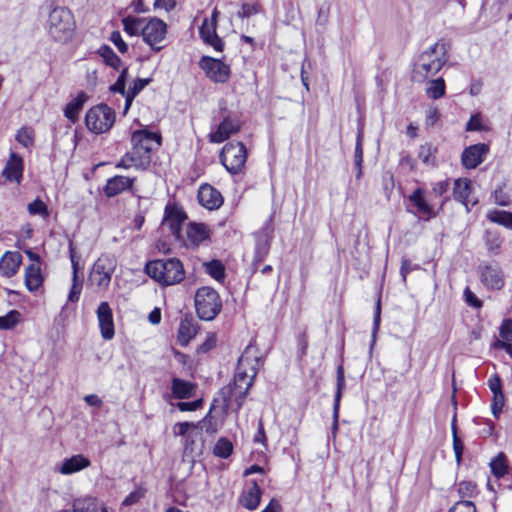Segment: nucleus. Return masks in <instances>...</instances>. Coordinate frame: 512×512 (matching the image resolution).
<instances>
[{
  "label": "nucleus",
  "instance_id": "1",
  "mask_svg": "<svg viewBox=\"0 0 512 512\" xmlns=\"http://www.w3.org/2000/svg\"><path fill=\"white\" fill-rule=\"evenodd\" d=\"M252 348L247 347L238 360L237 370L234 377V384L229 387L230 395L225 397L226 405L232 397H235L237 409H240L248 394L249 389L253 385L254 378L257 374L258 359L252 357Z\"/></svg>",
  "mask_w": 512,
  "mask_h": 512
},
{
  "label": "nucleus",
  "instance_id": "61",
  "mask_svg": "<svg viewBox=\"0 0 512 512\" xmlns=\"http://www.w3.org/2000/svg\"><path fill=\"white\" fill-rule=\"evenodd\" d=\"M177 0H155L154 7L169 12L175 8Z\"/></svg>",
  "mask_w": 512,
  "mask_h": 512
},
{
  "label": "nucleus",
  "instance_id": "10",
  "mask_svg": "<svg viewBox=\"0 0 512 512\" xmlns=\"http://www.w3.org/2000/svg\"><path fill=\"white\" fill-rule=\"evenodd\" d=\"M220 161L231 174H237L244 167L247 158V150L241 142L227 143L221 153Z\"/></svg>",
  "mask_w": 512,
  "mask_h": 512
},
{
  "label": "nucleus",
  "instance_id": "40",
  "mask_svg": "<svg viewBox=\"0 0 512 512\" xmlns=\"http://www.w3.org/2000/svg\"><path fill=\"white\" fill-rule=\"evenodd\" d=\"M446 91L445 81L442 77L427 82L426 94L431 99H439L444 96Z\"/></svg>",
  "mask_w": 512,
  "mask_h": 512
},
{
  "label": "nucleus",
  "instance_id": "64",
  "mask_svg": "<svg viewBox=\"0 0 512 512\" xmlns=\"http://www.w3.org/2000/svg\"><path fill=\"white\" fill-rule=\"evenodd\" d=\"M466 302L473 307H481V301L476 297V295L470 291L468 288L465 290Z\"/></svg>",
  "mask_w": 512,
  "mask_h": 512
},
{
  "label": "nucleus",
  "instance_id": "5",
  "mask_svg": "<svg viewBox=\"0 0 512 512\" xmlns=\"http://www.w3.org/2000/svg\"><path fill=\"white\" fill-rule=\"evenodd\" d=\"M449 182L447 180L439 181L432 187L430 196L433 199H427L422 190L418 188V220L428 221L435 215L448 199Z\"/></svg>",
  "mask_w": 512,
  "mask_h": 512
},
{
  "label": "nucleus",
  "instance_id": "24",
  "mask_svg": "<svg viewBox=\"0 0 512 512\" xmlns=\"http://www.w3.org/2000/svg\"><path fill=\"white\" fill-rule=\"evenodd\" d=\"M132 144L151 154L155 147L160 145V136L145 130L134 131L131 137Z\"/></svg>",
  "mask_w": 512,
  "mask_h": 512
},
{
  "label": "nucleus",
  "instance_id": "9",
  "mask_svg": "<svg viewBox=\"0 0 512 512\" xmlns=\"http://www.w3.org/2000/svg\"><path fill=\"white\" fill-rule=\"evenodd\" d=\"M169 229L172 236L186 248L198 246L210 236L207 226H169Z\"/></svg>",
  "mask_w": 512,
  "mask_h": 512
},
{
  "label": "nucleus",
  "instance_id": "44",
  "mask_svg": "<svg viewBox=\"0 0 512 512\" xmlns=\"http://www.w3.org/2000/svg\"><path fill=\"white\" fill-rule=\"evenodd\" d=\"M488 219L495 224H512V213L504 210H492L488 213Z\"/></svg>",
  "mask_w": 512,
  "mask_h": 512
},
{
  "label": "nucleus",
  "instance_id": "19",
  "mask_svg": "<svg viewBox=\"0 0 512 512\" xmlns=\"http://www.w3.org/2000/svg\"><path fill=\"white\" fill-rule=\"evenodd\" d=\"M488 151L489 148L484 143L474 144L465 148L461 155L462 165L467 169H475L484 161Z\"/></svg>",
  "mask_w": 512,
  "mask_h": 512
},
{
  "label": "nucleus",
  "instance_id": "48",
  "mask_svg": "<svg viewBox=\"0 0 512 512\" xmlns=\"http://www.w3.org/2000/svg\"><path fill=\"white\" fill-rule=\"evenodd\" d=\"M457 490L461 498H472L477 494V485L471 481H462L458 484Z\"/></svg>",
  "mask_w": 512,
  "mask_h": 512
},
{
  "label": "nucleus",
  "instance_id": "21",
  "mask_svg": "<svg viewBox=\"0 0 512 512\" xmlns=\"http://www.w3.org/2000/svg\"><path fill=\"white\" fill-rule=\"evenodd\" d=\"M24 171V161L23 158L15 153L11 152L10 156L5 164V167L2 171V176L10 181L20 184Z\"/></svg>",
  "mask_w": 512,
  "mask_h": 512
},
{
  "label": "nucleus",
  "instance_id": "29",
  "mask_svg": "<svg viewBox=\"0 0 512 512\" xmlns=\"http://www.w3.org/2000/svg\"><path fill=\"white\" fill-rule=\"evenodd\" d=\"M272 229L265 227L256 234L255 260L261 262L269 252Z\"/></svg>",
  "mask_w": 512,
  "mask_h": 512
},
{
  "label": "nucleus",
  "instance_id": "8",
  "mask_svg": "<svg viewBox=\"0 0 512 512\" xmlns=\"http://www.w3.org/2000/svg\"><path fill=\"white\" fill-rule=\"evenodd\" d=\"M115 112L106 104H99L90 108L85 116L87 129L94 134L108 132L115 122Z\"/></svg>",
  "mask_w": 512,
  "mask_h": 512
},
{
  "label": "nucleus",
  "instance_id": "41",
  "mask_svg": "<svg viewBox=\"0 0 512 512\" xmlns=\"http://www.w3.org/2000/svg\"><path fill=\"white\" fill-rule=\"evenodd\" d=\"M98 54L101 56L106 65L119 69L121 66V59L115 54L111 47L103 45L99 48Z\"/></svg>",
  "mask_w": 512,
  "mask_h": 512
},
{
  "label": "nucleus",
  "instance_id": "6",
  "mask_svg": "<svg viewBox=\"0 0 512 512\" xmlns=\"http://www.w3.org/2000/svg\"><path fill=\"white\" fill-rule=\"evenodd\" d=\"M448 46L445 42H437L432 45L428 50L422 52L418 56V74L425 77L435 75L448 61Z\"/></svg>",
  "mask_w": 512,
  "mask_h": 512
},
{
  "label": "nucleus",
  "instance_id": "16",
  "mask_svg": "<svg viewBox=\"0 0 512 512\" xmlns=\"http://www.w3.org/2000/svg\"><path fill=\"white\" fill-rule=\"evenodd\" d=\"M151 162V154L133 145L130 152L126 153L116 164L117 168H135L137 170L146 169Z\"/></svg>",
  "mask_w": 512,
  "mask_h": 512
},
{
  "label": "nucleus",
  "instance_id": "54",
  "mask_svg": "<svg viewBox=\"0 0 512 512\" xmlns=\"http://www.w3.org/2000/svg\"><path fill=\"white\" fill-rule=\"evenodd\" d=\"M145 491L142 488H137L132 491L122 502L124 506H131L136 504L143 496Z\"/></svg>",
  "mask_w": 512,
  "mask_h": 512
},
{
  "label": "nucleus",
  "instance_id": "15",
  "mask_svg": "<svg viewBox=\"0 0 512 512\" xmlns=\"http://www.w3.org/2000/svg\"><path fill=\"white\" fill-rule=\"evenodd\" d=\"M481 283L489 290H501L505 285L502 269L497 263H482L478 267Z\"/></svg>",
  "mask_w": 512,
  "mask_h": 512
},
{
  "label": "nucleus",
  "instance_id": "49",
  "mask_svg": "<svg viewBox=\"0 0 512 512\" xmlns=\"http://www.w3.org/2000/svg\"><path fill=\"white\" fill-rule=\"evenodd\" d=\"M455 421H456V419L454 418L453 422H452L453 450H454V453H455L456 461L459 464L461 462V459H462L464 445H463L462 440L460 439V437L457 434V428H456V425H455Z\"/></svg>",
  "mask_w": 512,
  "mask_h": 512
},
{
  "label": "nucleus",
  "instance_id": "60",
  "mask_svg": "<svg viewBox=\"0 0 512 512\" xmlns=\"http://www.w3.org/2000/svg\"><path fill=\"white\" fill-rule=\"evenodd\" d=\"M190 428H197L196 424L190 422H179L175 424L173 431L175 435H185Z\"/></svg>",
  "mask_w": 512,
  "mask_h": 512
},
{
  "label": "nucleus",
  "instance_id": "30",
  "mask_svg": "<svg viewBox=\"0 0 512 512\" xmlns=\"http://www.w3.org/2000/svg\"><path fill=\"white\" fill-rule=\"evenodd\" d=\"M261 494L260 487L256 482H253V485L242 493L240 503L248 510H255L259 506Z\"/></svg>",
  "mask_w": 512,
  "mask_h": 512
},
{
  "label": "nucleus",
  "instance_id": "63",
  "mask_svg": "<svg viewBox=\"0 0 512 512\" xmlns=\"http://www.w3.org/2000/svg\"><path fill=\"white\" fill-rule=\"evenodd\" d=\"M253 441L255 443H260L262 445H265V443H266V435H265V430H264V425H263L262 419H260L258 422V430H257L256 434L254 435Z\"/></svg>",
  "mask_w": 512,
  "mask_h": 512
},
{
  "label": "nucleus",
  "instance_id": "32",
  "mask_svg": "<svg viewBox=\"0 0 512 512\" xmlns=\"http://www.w3.org/2000/svg\"><path fill=\"white\" fill-rule=\"evenodd\" d=\"M203 269L206 274L218 283H224L226 278V268L222 261L213 259L203 263Z\"/></svg>",
  "mask_w": 512,
  "mask_h": 512
},
{
  "label": "nucleus",
  "instance_id": "22",
  "mask_svg": "<svg viewBox=\"0 0 512 512\" xmlns=\"http://www.w3.org/2000/svg\"><path fill=\"white\" fill-rule=\"evenodd\" d=\"M240 129V122L238 119L231 116H226L218 125L215 132L210 133L209 138L212 143H222L227 140L232 134L238 132Z\"/></svg>",
  "mask_w": 512,
  "mask_h": 512
},
{
  "label": "nucleus",
  "instance_id": "12",
  "mask_svg": "<svg viewBox=\"0 0 512 512\" xmlns=\"http://www.w3.org/2000/svg\"><path fill=\"white\" fill-rule=\"evenodd\" d=\"M31 263L25 268L24 283L28 291L36 293L43 285L44 276L42 274V263L40 257L32 252L27 251Z\"/></svg>",
  "mask_w": 512,
  "mask_h": 512
},
{
  "label": "nucleus",
  "instance_id": "58",
  "mask_svg": "<svg viewBox=\"0 0 512 512\" xmlns=\"http://www.w3.org/2000/svg\"><path fill=\"white\" fill-rule=\"evenodd\" d=\"M201 405H202L201 399H198V400H195L192 402H178L176 404L177 408L182 412L196 411L197 409H199L201 407Z\"/></svg>",
  "mask_w": 512,
  "mask_h": 512
},
{
  "label": "nucleus",
  "instance_id": "55",
  "mask_svg": "<svg viewBox=\"0 0 512 512\" xmlns=\"http://www.w3.org/2000/svg\"><path fill=\"white\" fill-rule=\"evenodd\" d=\"M259 12L258 4H249L244 3L241 7V11L238 12V17L240 18H248L251 15H255Z\"/></svg>",
  "mask_w": 512,
  "mask_h": 512
},
{
  "label": "nucleus",
  "instance_id": "25",
  "mask_svg": "<svg viewBox=\"0 0 512 512\" xmlns=\"http://www.w3.org/2000/svg\"><path fill=\"white\" fill-rule=\"evenodd\" d=\"M22 256L18 251H7L0 258V273L6 278L13 277L19 270Z\"/></svg>",
  "mask_w": 512,
  "mask_h": 512
},
{
  "label": "nucleus",
  "instance_id": "37",
  "mask_svg": "<svg viewBox=\"0 0 512 512\" xmlns=\"http://www.w3.org/2000/svg\"><path fill=\"white\" fill-rule=\"evenodd\" d=\"M145 18L127 16L122 19L123 29L130 36L142 35Z\"/></svg>",
  "mask_w": 512,
  "mask_h": 512
},
{
  "label": "nucleus",
  "instance_id": "20",
  "mask_svg": "<svg viewBox=\"0 0 512 512\" xmlns=\"http://www.w3.org/2000/svg\"><path fill=\"white\" fill-rule=\"evenodd\" d=\"M217 24L214 20L205 18L199 28V34L203 42L211 46L216 52H222L224 49L223 40L217 35Z\"/></svg>",
  "mask_w": 512,
  "mask_h": 512
},
{
  "label": "nucleus",
  "instance_id": "43",
  "mask_svg": "<svg viewBox=\"0 0 512 512\" xmlns=\"http://www.w3.org/2000/svg\"><path fill=\"white\" fill-rule=\"evenodd\" d=\"M21 319V314L17 310H11L6 315L0 316V330L13 329Z\"/></svg>",
  "mask_w": 512,
  "mask_h": 512
},
{
  "label": "nucleus",
  "instance_id": "56",
  "mask_svg": "<svg viewBox=\"0 0 512 512\" xmlns=\"http://www.w3.org/2000/svg\"><path fill=\"white\" fill-rule=\"evenodd\" d=\"M354 158H355V165L358 167V170H359L358 171V176H359L361 174V164L363 161V150H362V145H361V134L360 133L358 134V137H357Z\"/></svg>",
  "mask_w": 512,
  "mask_h": 512
},
{
  "label": "nucleus",
  "instance_id": "50",
  "mask_svg": "<svg viewBox=\"0 0 512 512\" xmlns=\"http://www.w3.org/2000/svg\"><path fill=\"white\" fill-rule=\"evenodd\" d=\"M485 242L489 251L494 252L500 246V238L497 232L487 230L485 234Z\"/></svg>",
  "mask_w": 512,
  "mask_h": 512
},
{
  "label": "nucleus",
  "instance_id": "47",
  "mask_svg": "<svg viewBox=\"0 0 512 512\" xmlns=\"http://www.w3.org/2000/svg\"><path fill=\"white\" fill-rule=\"evenodd\" d=\"M16 140L23 147L28 148L32 146L34 141V134L32 129L26 127L19 129L16 134Z\"/></svg>",
  "mask_w": 512,
  "mask_h": 512
},
{
  "label": "nucleus",
  "instance_id": "38",
  "mask_svg": "<svg viewBox=\"0 0 512 512\" xmlns=\"http://www.w3.org/2000/svg\"><path fill=\"white\" fill-rule=\"evenodd\" d=\"M197 334L196 325L190 320H182L178 330V341L181 345H187Z\"/></svg>",
  "mask_w": 512,
  "mask_h": 512
},
{
  "label": "nucleus",
  "instance_id": "7",
  "mask_svg": "<svg viewBox=\"0 0 512 512\" xmlns=\"http://www.w3.org/2000/svg\"><path fill=\"white\" fill-rule=\"evenodd\" d=\"M195 308L200 319L213 320L222 308L218 292L207 286L199 288L195 294Z\"/></svg>",
  "mask_w": 512,
  "mask_h": 512
},
{
  "label": "nucleus",
  "instance_id": "36",
  "mask_svg": "<svg viewBox=\"0 0 512 512\" xmlns=\"http://www.w3.org/2000/svg\"><path fill=\"white\" fill-rule=\"evenodd\" d=\"M345 387V379L342 367H339L337 370V391L334 399L333 406V431L335 432L338 429V417H339V405L341 399L342 389Z\"/></svg>",
  "mask_w": 512,
  "mask_h": 512
},
{
  "label": "nucleus",
  "instance_id": "46",
  "mask_svg": "<svg viewBox=\"0 0 512 512\" xmlns=\"http://www.w3.org/2000/svg\"><path fill=\"white\" fill-rule=\"evenodd\" d=\"M491 470L496 477H503L507 473V463L504 454H500L498 457L492 460Z\"/></svg>",
  "mask_w": 512,
  "mask_h": 512
},
{
  "label": "nucleus",
  "instance_id": "33",
  "mask_svg": "<svg viewBox=\"0 0 512 512\" xmlns=\"http://www.w3.org/2000/svg\"><path fill=\"white\" fill-rule=\"evenodd\" d=\"M86 95L79 93L73 100H71L64 109L65 117L72 123H75L79 118V112L82 110L86 101Z\"/></svg>",
  "mask_w": 512,
  "mask_h": 512
},
{
  "label": "nucleus",
  "instance_id": "27",
  "mask_svg": "<svg viewBox=\"0 0 512 512\" xmlns=\"http://www.w3.org/2000/svg\"><path fill=\"white\" fill-rule=\"evenodd\" d=\"M134 178L125 176H114L107 180L104 193L107 197H114L131 188Z\"/></svg>",
  "mask_w": 512,
  "mask_h": 512
},
{
  "label": "nucleus",
  "instance_id": "35",
  "mask_svg": "<svg viewBox=\"0 0 512 512\" xmlns=\"http://www.w3.org/2000/svg\"><path fill=\"white\" fill-rule=\"evenodd\" d=\"M471 193V181L468 179H456L454 181L453 195L455 200L467 206L468 198Z\"/></svg>",
  "mask_w": 512,
  "mask_h": 512
},
{
  "label": "nucleus",
  "instance_id": "23",
  "mask_svg": "<svg viewBox=\"0 0 512 512\" xmlns=\"http://www.w3.org/2000/svg\"><path fill=\"white\" fill-rule=\"evenodd\" d=\"M198 201L203 207L214 210L222 205L223 198L217 189L209 184H205L199 188Z\"/></svg>",
  "mask_w": 512,
  "mask_h": 512
},
{
  "label": "nucleus",
  "instance_id": "13",
  "mask_svg": "<svg viewBox=\"0 0 512 512\" xmlns=\"http://www.w3.org/2000/svg\"><path fill=\"white\" fill-rule=\"evenodd\" d=\"M166 33L167 26L163 20L155 17L145 20L142 37L144 42L153 50L159 51L162 49V46H157V44L165 39Z\"/></svg>",
  "mask_w": 512,
  "mask_h": 512
},
{
  "label": "nucleus",
  "instance_id": "53",
  "mask_svg": "<svg viewBox=\"0 0 512 512\" xmlns=\"http://www.w3.org/2000/svg\"><path fill=\"white\" fill-rule=\"evenodd\" d=\"M500 337L503 341L511 342L512 341V320L507 319L504 320L500 326L499 331Z\"/></svg>",
  "mask_w": 512,
  "mask_h": 512
},
{
  "label": "nucleus",
  "instance_id": "57",
  "mask_svg": "<svg viewBox=\"0 0 512 512\" xmlns=\"http://www.w3.org/2000/svg\"><path fill=\"white\" fill-rule=\"evenodd\" d=\"M110 40L117 47L119 52L126 53L128 50V46L125 41L122 39L121 34L117 31L112 32Z\"/></svg>",
  "mask_w": 512,
  "mask_h": 512
},
{
  "label": "nucleus",
  "instance_id": "62",
  "mask_svg": "<svg viewBox=\"0 0 512 512\" xmlns=\"http://www.w3.org/2000/svg\"><path fill=\"white\" fill-rule=\"evenodd\" d=\"M488 386H489V388H490V390L492 391L493 394L502 392L501 379L497 375H493L492 377L489 378Z\"/></svg>",
  "mask_w": 512,
  "mask_h": 512
},
{
  "label": "nucleus",
  "instance_id": "34",
  "mask_svg": "<svg viewBox=\"0 0 512 512\" xmlns=\"http://www.w3.org/2000/svg\"><path fill=\"white\" fill-rule=\"evenodd\" d=\"M171 389L175 398L186 399L194 395L195 386L189 381L174 378Z\"/></svg>",
  "mask_w": 512,
  "mask_h": 512
},
{
  "label": "nucleus",
  "instance_id": "2",
  "mask_svg": "<svg viewBox=\"0 0 512 512\" xmlns=\"http://www.w3.org/2000/svg\"><path fill=\"white\" fill-rule=\"evenodd\" d=\"M252 348L247 347L238 360L237 370L234 377V384L229 387L230 395L225 397L226 405L232 397H235L237 409H240L248 394L249 389L253 385L254 378L257 374L258 359L252 357Z\"/></svg>",
  "mask_w": 512,
  "mask_h": 512
},
{
  "label": "nucleus",
  "instance_id": "14",
  "mask_svg": "<svg viewBox=\"0 0 512 512\" xmlns=\"http://www.w3.org/2000/svg\"><path fill=\"white\" fill-rule=\"evenodd\" d=\"M199 67L215 83H225L230 77V67L220 59L203 56L199 61Z\"/></svg>",
  "mask_w": 512,
  "mask_h": 512
},
{
  "label": "nucleus",
  "instance_id": "42",
  "mask_svg": "<svg viewBox=\"0 0 512 512\" xmlns=\"http://www.w3.org/2000/svg\"><path fill=\"white\" fill-rule=\"evenodd\" d=\"M232 452V442L225 437L218 439L213 447V454L219 458L226 459L232 454Z\"/></svg>",
  "mask_w": 512,
  "mask_h": 512
},
{
  "label": "nucleus",
  "instance_id": "59",
  "mask_svg": "<svg viewBox=\"0 0 512 512\" xmlns=\"http://www.w3.org/2000/svg\"><path fill=\"white\" fill-rule=\"evenodd\" d=\"M440 113L436 107H429L426 112V120L425 123L427 126H434L438 121Z\"/></svg>",
  "mask_w": 512,
  "mask_h": 512
},
{
  "label": "nucleus",
  "instance_id": "39",
  "mask_svg": "<svg viewBox=\"0 0 512 512\" xmlns=\"http://www.w3.org/2000/svg\"><path fill=\"white\" fill-rule=\"evenodd\" d=\"M149 83V79L138 78L134 80L133 85L129 87L125 94V107L124 112H127L130 108L134 98L141 92Z\"/></svg>",
  "mask_w": 512,
  "mask_h": 512
},
{
  "label": "nucleus",
  "instance_id": "17",
  "mask_svg": "<svg viewBox=\"0 0 512 512\" xmlns=\"http://www.w3.org/2000/svg\"><path fill=\"white\" fill-rule=\"evenodd\" d=\"M90 464L91 462L89 458L83 454H76L63 459L55 466L54 471L61 475L67 476L83 471L84 469L88 468Z\"/></svg>",
  "mask_w": 512,
  "mask_h": 512
},
{
  "label": "nucleus",
  "instance_id": "26",
  "mask_svg": "<svg viewBox=\"0 0 512 512\" xmlns=\"http://www.w3.org/2000/svg\"><path fill=\"white\" fill-rule=\"evenodd\" d=\"M61 512H113L108 509L102 502L95 498L78 499L74 502L71 509H65Z\"/></svg>",
  "mask_w": 512,
  "mask_h": 512
},
{
  "label": "nucleus",
  "instance_id": "11",
  "mask_svg": "<svg viewBox=\"0 0 512 512\" xmlns=\"http://www.w3.org/2000/svg\"><path fill=\"white\" fill-rule=\"evenodd\" d=\"M116 262L110 256H102L94 263L90 272L89 280L92 285L105 290L110 282L115 270Z\"/></svg>",
  "mask_w": 512,
  "mask_h": 512
},
{
  "label": "nucleus",
  "instance_id": "45",
  "mask_svg": "<svg viewBox=\"0 0 512 512\" xmlns=\"http://www.w3.org/2000/svg\"><path fill=\"white\" fill-rule=\"evenodd\" d=\"M27 209L31 216H39L43 220L48 216L47 205L38 198L29 203Z\"/></svg>",
  "mask_w": 512,
  "mask_h": 512
},
{
  "label": "nucleus",
  "instance_id": "52",
  "mask_svg": "<svg viewBox=\"0 0 512 512\" xmlns=\"http://www.w3.org/2000/svg\"><path fill=\"white\" fill-rule=\"evenodd\" d=\"M448 512H476V507L473 502L462 500L455 503Z\"/></svg>",
  "mask_w": 512,
  "mask_h": 512
},
{
  "label": "nucleus",
  "instance_id": "51",
  "mask_svg": "<svg viewBox=\"0 0 512 512\" xmlns=\"http://www.w3.org/2000/svg\"><path fill=\"white\" fill-rule=\"evenodd\" d=\"M505 404V397L503 392L493 394L492 413L495 418H499L502 408Z\"/></svg>",
  "mask_w": 512,
  "mask_h": 512
},
{
  "label": "nucleus",
  "instance_id": "31",
  "mask_svg": "<svg viewBox=\"0 0 512 512\" xmlns=\"http://www.w3.org/2000/svg\"><path fill=\"white\" fill-rule=\"evenodd\" d=\"M187 216L180 205L169 202L165 207L164 221L166 224H182Z\"/></svg>",
  "mask_w": 512,
  "mask_h": 512
},
{
  "label": "nucleus",
  "instance_id": "4",
  "mask_svg": "<svg viewBox=\"0 0 512 512\" xmlns=\"http://www.w3.org/2000/svg\"><path fill=\"white\" fill-rule=\"evenodd\" d=\"M148 276L162 285H174L180 283L185 277L182 262L176 258L150 261L145 266Z\"/></svg>",
  "mask_w": 512,
  "mask_h": 512
},
{
  "label": "nucleus",
  "instance_id": "18",
  "mask_svg": "<svg viewBox=\"0 0 512 512\" xmlns=\"http://www.w3.org/2000/svg\"><path fill=\"white\" fill-rule=\"evenodd\" d=\"M96 314L101 336L105 340L112 339L114 337L115 330L113 313L110 305L107 302H101L97 308Z\"/></svg>",
  "mask_w": 512,
  "mask_h": 512
},
{
  "label": "nucleus",
  "instance_id": "28",
  "mask_svg": "<svg viewBox=\"0 0 512 512\" xmlns=\"http://www.w3.org/2000/svg\"><path fill=\"white\" fill-rule=\"evenodd\" d=\"M70 259L73 268V279L70 292L68 294L69 302H77L80 298L82 292V280L78 278L77 269L79 257L76 255V252L73 249L72 243H70Z\"/></svg>",
  "mask_w": 512,
  "mask_h": 512
},
{
  "label": "nucleus",
  "instance_id": "3",
  "mask_svg": "<svg viewBox=\"0 0 512 512\" xmlns=\"http://www.w3.org/2000/svg\"><path fill=\"white\" fill-rule=\"evenodd\" d=\"M44 28L54 42L66 44L75 34L74 15L65 6L51 4L48 7Z\"/></svg>",
  "mask_w": 512,
  "mask_h": 512
}]
</instances>
